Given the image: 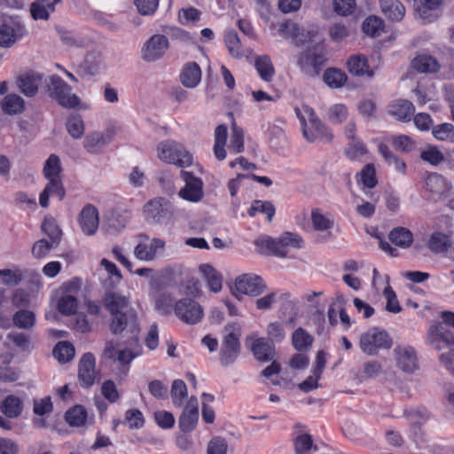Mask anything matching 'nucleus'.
<instances>
[{"mask_svg": "<svg viewBox=\"0 0 454 454\" xmlns=\"http://www.w3.org/2000/svg\"><path fill=\"white\" fill-rule=\"evenodd\" d=\"M425 189L430 199L437 201L447 198L451 191V184L441 175L431 173L425 178Z\"/></svg>", "mask_w": 454, "mask_h": 454, "instance_id": "nucleus-15", "label": "nucleus"}, {"mask_svg": "<svg viewBox=\"0 0 454 454\" xmlns=\"http://www.w3.org/2000/svg\"><path fill=\"white\" fill-rule=\"evenodd\" d=\"M329 119L335 123L343 122L348 115V108L343 104H335L329 109Z\"/></svg>", "mask_w": 454, "mask_h": 454, "instance_id": "nucleus-62", "label": "nucleus"}, {"mask_svg": "<svg viewBox=\"0 0 454 454\" xmlns=\"http://www.w3.org/2000/svg\"><path fill=\"white\" fill-rule=\"evenodd\" d=\"M170 395L173 404L176 407H182L184 400L188 396L187 386L182 380H175L171 386Z\"/></svg>", "mask_w": 454, "mask_h": 454, "instance_id": "nucleus-42", "label": "nucleus"}, {"mask_svg": "<svg viewBox=\"0 0 454 454\" xmlns=\"http://www.w3.org/2000/svg\"><path fill=\"white\" fill-rule=\"evenodd\" d=\"M2 107L4 112L7 114H20L25 109V101L19 95L9 94L4 97L2 103Z\"/></svg>", "mask_w": 454, "mask_h": 454, "instance_id": "nucleus-35", "label": "nucleus"}, {"mask_svg": "<svg viewBox=\"0 0 454 454\" xmlns=\"http://www.w3.org/2000/svg\"><path fill=\"white\" fill-rule=\"evenodd\" d=\"M61 163L59 157L56 154H51L43 166V176L47 180L59 179L61 172Z\"/></svg>", "mask_w": 454, "mask_h": 454, "instance_id": "nucleus-40", "label": "nucleus"}, {"mask_svg": "<svg viewBox=\"0 0 454 454\" xmlns=\"http://www.w3.org/2000/svg\"><path fill=\"white\" fill-rule=\"evenodd\" d=\"M78 221L84 234L89 236L95 234L99 223L98 209L91 204L86 205L79 214Z\"/></svg>", "mask_w": 454, "mask_h": 454, "instance_id": "nucleus-21", "label": "nucleus"}, {"mask_svg": "<svg viewBox=\"0 0 454 454\" xmlns=\"http://www.w3.org/2000/svg\"><path fill=\"white\" fill-rule=\"evenodd\" d=\"M363 31L369 36L375 37L383 31V20L376 16H370L363 23Z\"/></svg>", "mask_w": 454, "mask_h": 454, "instance_id": "nucleus-55", "label": "nucleus"}, {"mask_svg": "<svg viewBox=\"0 0 454 454\" xmlns=\"http://www.w3.org/2000/svg\"><path fill=\"white\" fill-rule=\"evenodd\" d=\"M361 182L365 187L373 188L377 184L376 173L373 164H367L360 172Z\"/></svg>", "mask_w": 454, "mask_h": 454, "instance_id": "nucleus-61", "label": "nucleus"}, {"mask_svg": "<svg viewBox=\"0 0 454 454\" xmlns=\"http://www.w3.org/2000/svg\"><path fill=\"white\" fill-rule=\"evenodd\" d=\"M450 246V238L441 232L433 233L427 243L428 248L434 254L446 252Z\"/></svg>", "mask_w": 454, "mask_h": 454, "instance_id": "nucleus-39", "label": "nucleus"}, {"mask_svg": "<svg viewBox=\"0 0 454 454\" xmlns=\"http://www.w3.org/2000/svg\"><path fill=\"white\" fill-rule=\"evenodd\" d=\"M349 73L355 76L367 75L372 78L374 75V71L369 69L367 65V59L363 55L351 56L347 62Z\"/></svg>", "mask_w": 454, "mask_h": 454, "instance_id": "nucleus-26", "label": "nucleus"}, {"mask_svg": "<svg viewBox=\"0 0 454 454\" xmlns=\"http://www.w3.org/2000/svg\"><path fill=\"white\" fill-rule=\"evenodd\" d=\"M74 353V347L67 341L59 342L53 349L55 358L61 364L67 363L73 359Z\"/></svg>", "mask_w": 454, "mask_h": 454, "instance_id": "nucleus-46", "label": "nucleus"}, {"mask_svg": "<svg viewBox=\"0 0 454 454\" xmlns=\"http://www.w3.org/2000/svg\"><path fill=\"white\" fill-rule=\"evenodd\" d=\"M157 157L179 168H186L192 163V154L184 146L174 140H166L157 145Z\"/></svg>", "mask_w": 454, "mask_h": 454, "instance_id": "nucleus-3", "label": "nucleus"}, {"mask_svg": "<svg viewBox=\"0 0 454 454\" xmlns=\"http://www.w3.org/2000/svg\"><path fill=\"white\" fill-rule=\"evenodd\" d=\"M296 31H300V26L290 20H285L279 24L278 35L283 38H294Z\"/></svg>", "mask_w": 454, "mask_h": 454, "instance_id": "nucleus-64", "label": "nucleus"}, {"mask_svg": "<svg viewBox=\"0 0 454 454\" xmlns=\"http://www.w3.org/2000/svg\"><path fill=\"white\" fill-rule=\"evenodd\" d=\"M227 127L225 125H219L215 130V145L214 154L218 160H223L226 157L225 145L227 141Z\"/></svg>", "mask_w": 454, "mask_h": 454, "instance_id": "nucleus-33", "label": "nucleus"}, {"mask_svg": "<svg viewBox=\"0 0 454 454\" xmlns=\"http://www.w3.org/2000/svg\"><path fill=\"white\" fill-rule=\"evenodd\" d=\"M254 245L258 248V252L262 254L275 255L281 257L280 245L278 239H274L269 236H261L254 240Z\"/></svg>", "mask_w": 454, "mask_h": 454, "instance_id": "nucleus-29", "label": "nucleus"}, {"mask_svg": "<svg viewBox=\"0 0 454 454\" xmlns=\"http://www.w3.org/2000/svg\"><path fill=\"white\" fill-rule=\"evenodd\" d=\"M114 137V130L112 129H107L103 132H90L83 140V147L90 154H99L103 152L104 147L113 141Z\"/></svg>", "mask_w": 454, "mask_h": 454, "instance_id": "nucleus-16", "label": "nucleus"}, {"mask_svg": "<svg viewBox=\"0 0 454 454\" xmlns=\"http://www.w3.org/2000/svg\"><path fill=\"white\" fill-rule=\"evenodd\" d=\"M379 152L382 157L387 160L389 166L395 170L403 173L406 168V164L395 156L389 150L388 146L384 144L379 145Z\"/></svg>", "mask_w": 454, "mask_h": 454, "instance_id": "nucleus-51", "label": "nucleus"}, {"mask_svg": "<svg viewBox=\"0 0 454 454\" xmlns=\"http://www.w3.org/2000/svg\"><path fill=\"white\" fill-rule=\"evenodd\" d=\"M266 288L267 286L260 276L246 273L236 278L234 288L231 287V290L232 294L239 299L236 293L250 296H259Z\"/></svg>", "mask_w": 454, "mask_h": 454, "instance_id": "nucleus-8", "label": "nucleus"}, {"mask_svg": "<svg viewBox=\"0 0 454 454\" xmlns=\"http://www.w3.org/2000/svg\"><path fill=\"white\" fill-rule=\"evenodd\" d=\"M1 411L9 419L17 418L22 412V402L18 396L7 395L2 402Z\"/></svg>", "mask_w": 454, "mask_h": 454, "instance_id": "nucleus-34", "label": "nucleus"}, {"mask_svg": "<svg viewBox=\"0 0 454 454\" xmlns=\"http://www.w3.org/2000/svg\"><path fill=\"white\" fill-rule=\"evenodd\" d=\"M256 212L267 215V219L271 222L275 215V207L270 201L254 200L248 210V215L253 217Z\"/></svg>", "mask_w": 454, "mask_h": 454, "instance_id": "nucleus-54", "label": "nucleus"}, {"mask_svg": "<svg viewBox=\"0 0 454 454\" xmlns=\"http://www.w3.org/2000/svg\"><path fill=\"white\" fill-rule=\"evenodd\" d=\"M200 272L201 273L210 291L218 293L222 289V276L209 264H201L200 266Z\"/></svg>", "mask_w": 454, "mask_h": 454, "instance_id": "nucleus-30", "label": "nucleus"}, {"mask_svg": "<svg viewBox=\"0 0 454 454\" xmlns=\"http://www.w3.org/2000/svg\"><path fill=\"white\" fill-rule=\"evenodd\" d=\"M103 303L112 316L110 331L114 334H119L127 330L131 333V338L136 339L139 333L137 316L129 305V297L109 292L105 294Z\"/></svg>", "mask_w": 454, "mask_h": 454, "instance_id": "nucleus-1", "label": "nucleus"}, {"mask_svg": "<svg viewBox=\"0 0 454 454\" xmlns=\"http://www.w3.org/2000/svg\"><path fill=\"white\" fill-rule=\"evenodd\" d=\"M67 129L68 134L74 139L81 138L84 134V123L79 114H73L67 120Z\"/></svg>", "mask_w": 454, "mask_h": 454, "instance_id": "nucleus-47", "label": "nucleus"}, {"mask_svg": "<svg viewBox=\"0 0 454 454\" xmlns=\"http://www.w3.org/2000/svg\"><path fill=\"white\" fill-rule=\"evenodd\" d=\"M385 16L392 21L401 20L405 13L404 6L398 0H380Z\"/></svg>", "mask_w": 454, "mask_h": 454, "instance_id": "nucleus-28", "label": "nucleus"}, {"mask_svg": "<svg viewBox=\"0 0 454 454\" xmlns=\"http://www.w3.org/2000/svg\"><path fill=\"white\" fill-rule=\"evenodd\" d=\"M311 222L313 228L318 231H328L334 224V221L330 215H323L317 208L311 212Z\"/></svg>", "mask_w": 454, "mask_h": 454, "instance_id": "nucleus-44", "label": "nucleus"}, {"mask_svg": "<svg viewBox=\"0 0 454 454\" xmlns=\"http://www.w3.org/2000/svg\"><path fill=\"white\" fill-rule=\"evenodd\" d=\"M294 348L300 352L309 350L313 343V337L303 328H297L292 335Z\"/></svg>", "mask_w": 454, "mask_h": 454, "instance_id": "nucleus-37", "label": "nucleus"}, {"mask_svg": "<svg viewBox=\"0 0 454 454\" xmlns=\"http://www.w3.org/2000/svg\"><path fill=\"white\" fill-rule=\"evenodd\" d=\"M427 341L432 348L442 350L454 345V333L442 323L434 322L428 328Z\"/></svg>", "mask_w": 454, "mask_h": 454, "instance_id": "nucleus-12", "label": "nucleus"}, {"mask_svg": "<svg viewBox=\"0 0 454 454\" xmlns=\"http://www.w3.org/2000/svg\"><path fill=\"white\" fill-rule=\"evenodd\" d=\"M42 231L51 239L52 244L59 245L62 231L52 217H46L42 223Z\"/></svg>", "mask_w": 454, "mask_h": 454, "instance_id": "nucleus-48", "label": "nucleus"}, {"mask_svg": "<svg viewBox=\"0 0 454 454\" xmlns=\"http://www.w3.org/2000/svg\"><path fill=\"white\" fill-rule=\"evenodd\" d=\"M412 67L419 73H435L440 69V65L436 59L429 55H419L411 62Z\"/></svg>", "mask_w": 454, "mask_h": 454, "instance_id": "nucleus-31", "label": "nucleus"}, {"mask_svg": "<svg viewBox=\"0 0 454 454\" xmlns=\"http://www.w3.org/2000/svg\"><path fill=\"white\" fill-rule=\"evenodd\" d=\"M96 359L91 353H85L79 362L78 380L82 387H90L96 378Z\"/></svg>", "mask_w": 454, "mask_h": 454, "instance_id": "nucleus-19", "label": "nucleus"}, {"mask_svg": "<svg viewBox=\"0 0 454 454\" xmlns=\"http://www.w3.org/2000/svg\"><path fill=\"white\" fill-rule=\"evenodd\" d=\"M66 191L61 178L48 180V184L41 192L39 203L43 207H48L50 196H57L59 200H64Z\"/></svg>", "mask_w": 454, "mask_h": 454, "instance_id": "nucleus-22", "label": "nucleus"}, {"mask_svg": "<svg viewBox=\"0 0 454 454\" xmlns=\"http://www.w3.org/2000/svg\"><path fill=\"white\" fill-rule=\"evenodd\" d=\"M43 76L36 73H28L18 79V86L20 91L27 97H34L42 82Z\"/></svg>", "mask_w": 454, "mask_h": 454, "instance_id": "nucleus-24", "label": "nucleus"}, {"mask_svg": "<svg viewBox=\"0 0 454 454\" xmlns=\"http://www.w3.org/2000/svg\"><path fill=\"white\" fill-rule=\"evenodd\" d=\"M251 350L254 357L262 362H269L275 357V348L269 343L264 338L254 340Z\"/></svg>", "mask_w": 454, "mask_h": 454, "instance_id": "nucleus-25", "label": "nucleus"}, {"mask_svg": "<svg viewBox=\"0 0 454 454\" xmlns=\"http://www.w3.org/2000/svg\"><path fill=\"white\" fill-rule=\"evenodd\" d=\"M77 308V299L73 295H63L58 301V309L63 315L69 316L75 314Z\"/></svg>", "mask_w": 454, "mask_h": 454, "instance_id": "nucleus-56", "label": "nucleus"}, {"mask_svg": "<svg viewBox=\"0 0 454 454\" xmlns=\"http://www.w3.org/2000/svg\"><path fill=\"white\" fill-rule=\"evenodd\" d=\"M389 239L401 248H408L413 242V234L407 228L396 227L390 231Z\"/></svg>", "mask_w": 454, "mask_h": 454, "instance_id": "nucleus-32", "label": "nucleus"}, {"mask_svg": "<svg viewBox=\"0 0 454 454\" xmlns=\"http://www.w3.org/2000/svg\"><path fill=\"white\" fill-rule=\"evenodd\" d=\"M180 79L183 85L186 88H195L201 79V70L200 66L195 62H191L185 65Z\"/></svg>", "mask_w": 454, "mask_h": 454, "instance_id": "nucleus-27", "label": "nucleus"}, {"mask_svg": "<svg viewBox=\"0 0 454 454\" xmlns=\"http://www.w3.org/2000/svg\"><path fill=\"white\" fill-rule=\"evenodd\" d=\"M359 346L366 355L376 356L380 349L391 348L392 339L385 330L373 327L360 336Z\"/></svg>", "mask_w": 454, "mask_h": 454, "instance_id": "nucleus-5", "label": "nucleus"}, {"mask_svg": "<svg viewBox=\"0 0 454 454\" xmlns=\"http://www.w3.org/2000/svg\"><path fill=\"white\" fill-rule=\"evenodd\" d=\"M396 365L403 372L411 373L419 368L416 350L410 346H397L394 349Z\"/></svg>", "mask_w": 454, "mask_h": 454, "instance_id": "nucleus-17", "label": "nucleus"}, {"mask_svg": "<svg viewBox=\"0 0 454 454\" xmlns=\"http://www.w3.org/2000/svg\"><path fill=\"white\" fill-rule=\"evenodd\" d=\"M280 245L281 257H285L287 254L288 247L300 248L302 244V239L300 236L291 232H286L280 239H278Z\"/></svg>", "mask_w": 454, "mask_h": 454, "instance_id": "nucleus-52", "label": "nucleus"}, {"mask_svg": "<svg viewBox=\"0 0 454 454\" xmlns=\"http://www.w3.org/2000/svg\"><path fill=\"white\" fill-rule=\"evenodd\" d=\"M25 34V27L18 18H5L0 24V47L13 46Z\"/></svg>", "mask_w": 454, "mask_h": 454, "instance_id": "nucleus-11", "label": "nucleus"}, {"mask_svg": "<svg viewBox=\"0 0 454 454\" xmlns=\"http://www.w3.org/2000/svg\"><path fill=\"white\" fill-rule=\"evenodd\" d=\"M227 442L224 438L215 436L209 441L207 454H227Z\"/></svg>", "mask_w": 454, "mask_h": 454, "instance_id": "nucleus-63", "label": "nucleus"}, {"mask_svg": "<svg viewBox=\"0 0 454 454\" xmlns=\"http://www.w3.org/2000/svg\"><path fill=\"white\" fill-rule=\"evenodd\" d=\"M181 176L185 184L179 190V197L190 202H200L204 197L203 181L188 171H181Z\"/></svg>", "mask_w": 454, "mask_h": 454, "instance_id": "nucleus-13", "label": "nucleus"}, {"mask_svg": "<svg viewBox=\"0 0 454 454\" xmlns=\"http://www.w3.org/2000/svg\"><path fill=\"white\" fill-rule=\"evenodd\" d=\"M415 111L411 102L406 99H398L389 105L388 113L398 121H409Z\"/></svg>", "mask_w": 454, "mask_h": 454, "instance_id": "nucleus-23", "label": "nucleus"}, {"mask_svg": "<svg viewBox=\"0 0 454 454\" xmlns=\"http://www.w3.org/2000/svg\"><path fill=\"white\" fill-rule=\"evenodd\" d=\"M71 87L60 77L52 75L50 78L48 91L51 97L65 108H74L80 104V98L72 93Z\"/></svg>", "mask_w": 454, "mask_h": 454, "instance_id": "nucleus-6", "label": "nucleus"}, {"mask_svg": "<svg viewBox=\"0 0 454 454\" xmlns=\"http://www.w3.org/2000/svg\"><path fill=\"white\" fill-rule=\"evenodd\" d=\"M138 243L134 248V255L137 259L145 262H151L155 257L162 254L165 247V241L154 238L150 243L149 237L146 234L141 233L137 236Z\"/></svg>", "mask_w": 454, "mask_h": 454, "instance_id": "nucleus-10", "label": "nucleus"}, {"mask_svg": "<svg viewBox=\"0 0 454 454\" xmlns=\"http://www.w3.org/2000/svg\"><path fill=\"white\" fill-rule=\"evenodd\" d=\"M224 41L229 53L233 58L240 59L243 57L244 53L241 43L236 32H228L225 35Z\"/></svg>", "mask_w": 454, "mask_h": 454, "instance_id": "nucleus-53", "label": "nucleus"}, {"mask_svg": "<svg viewBox=\"0 0 454 454\" xmlns=\"http://www.w3.org/2000/svg\"><path fill=\"white\" fill-rule=\"evenodd\" d=\"M103 63V57L100 52L91 51L88 53L81 64L80 68L87 74H96Z\"/></svg>", "mask_w": 454, "mask_h": 454, "instance_id": "nucleus-36", "label": "nucleus"}, {"mask_svg": "<svg viewBox=\"0 0 454 454\" xmlns=\"http://www.w3.org/2000/svg\"><path fill=\"white\" fill-rule=\"evenodd\" d=\"M224 331L226 335L221 346L220 363L223 366H229L234 363L239 355L241 330L238 325L230 324L225 325Z\"/></svg>", "mask_w": 454, "mask_h": 454, "instance_id": "nucleus-4", "label": "nucleus"}, {"mask_svg": "<svg viewBox=\"0 0 454 454\" xmlns=\"http://www.w3.org/2000/svg\"><path fill=\"white\" fill-rule=\"evenodd\" d=\"M384 296L387 300V311L396 314L402 310L396 294L389 286L384 289Z\"/></svg>", "mask_w": 454, "mask_h": 454, "instance_id": "nucleus-60", "label": "nucleus"}, {"mask_svg": "<svg viewBox=\"0 0 454 454\" xmlns=\"http://www.w3.org/2000/svg\"><path fill=\"white\" fill-rule=\"evenodd\" d=\"M168 49V40L163 35H153L142 48V58L146 62H154L163 57Z\"/></svg>", "mask_w": 454, "mask_h": 454, "instance_id": "nucleus-14", "label": "nucleus"}, {"mask_svg": "<svg viewBox=\"0 0 454 454\" xmlns=\"http://www.w3.org/2000/svg\"><path fill=\"white\" fill-rule=\"evenodd\" d=\"M65 418H66V421L70 426L81 427L84 424V422L86 420L87 412H86V410L82 406L76 405L66 412Z\"/></svg>", "mask_w": 454, "mask_h": 454, "instance_id": "nucleus-50", "label": "nucleus"}, {"mask_svg": "<svg viewBox=\"0 0 454 454\" xmlns=\"http://www.w3.org/2000/svg\"><path fill=\"white\" fill-rule=\"evenodd\" d=\"M295 114L301 121L302 136L309 143L317 141L331 142L333 134L317 117L314 110L309 106L295 108Z\"/></svg>", "mask_w": 454, "mask_h": 454, "instance_id": "nucleus-2", "label": "nucleus"}, {"mask_svg": "<svg viewBox=\"0 0 454 454\" xmlns=\"http://www.w3.org/2000/svg\"><path fill=\"white\" fill-rule=\"evenodd\" d=\"M268 339L272 343H278L283 340L286 336L285 329L281 323L273 322L267 326Z\"/></svg>", "mask_w": 454, "mask_h": 454, "instance_id": "nucleus-59", "label": "nucleus"}, {"mask_svg": "<svg viewBox=\"0 0 454 454\" xmlns=\"http://www.w3.org/2000/svg\"><path fill=\"white\" fill-rule=\"evenodd\" d=\"M434 137L441 141L454 139V126L451 123H442L433 127Z\"/></svg>", "mask_w": 454, "mask_h": 454, "instance_id": "nucleus-57", "label": "nucleus"}, {"mask_svg": "<svg viewBox=\"0 0 454 454\" xmlns=\"http://www.w3.org/2000/svg\"><path fill=\"white\" fill-rule=\"evenodd\" d=\"M323 79L331 88H340L347 82V74L340 69L328 68L325 71Z\"/></svg>", "mask_w": 454, "mask_h": 454, "instance_id": "nucleus-41", "label": "nucleus"}, {"mask_svg": "<svg viewBox=\"0 0 454 454\" xmlns=\"http://www.w3.org/2000/svg\"><path fill=\"white\" fill-rule=\"evenodd\" d=\"M254 66L260 77L265 81H271L275 69L270 59L267 55L259 56L255 59Z\"/></svg>", "mask_w": 454, "mask_h": 454, "instance_id": "nucleus-38", "label": "nucleus"}, {"mask_svg": "<svg viewBox=\"0 0 454 454\" xmlns=\"http://www.w3.org/2000/svg\"><path fill=\"white\" fill-rule=\"evenodd\" d=\"M199 419V403L196 396L192 395L179 418V427L183 432L192 431Z\"/></svg>", "mask_w": 454, "mask_h": 454, "instance_id": "nucleus-20", "label": "nucleus"}, {"mask_svg": "<svg viewBox=\"0 0 454 454\" xmlns=\"http://www.w3.org/2000/svg\"><path fill=\"white\" fill-rule=\"evenodd\" d=\"M174 312L182 322L188 325L200 322L204 316L201 305L191 298H183L176 301Z\"/></svg>", "mask_w": 454, "mask_h": 454, "instance_id": "nucleus-9", "label": "nucleus"}, {"mask_svg": "<svg viewBox=\"0 0 454 454\" xmlns=\"http://www.w3.org/2000/svg\"><path fill=\"white\" fill-rule=\"evenodd\" d=\"M324 63V55L311 51L303 52L298 61L301 71L309 77L318 75Z\"/></svg>", "mask_w": 454, "mask_h": 454, "instance_id": "nucleus-18", "label": "nucleus"}, {"mask_svg": "<svg viewBox=\"0 0 454 454\" xmlns=\"http://www.w3.org/2000/svg\"><path fill=\"white\" fill-rule=\"evenodd\" d=\"M12 321L15 326L29 330L35 325V316L30 310L21 309L13 315Z\"/></svg>", "mask_w": 454, "mask_h": 454, "instance_id": "nucleus-45", "label": "nucleus"}, {"mask_svg": "<svg viewBox=\"0 0 454 454\" xmlns=\"http://www.w3.org/2000/svg\"><path fill=\"white\" fill-rule=\"evenodd\" d=\"M174 214L171 202L164 198L157 197L144 206V215L148 222L163 223L168 222Z\"/></svg>", "mask_w": 454, "mask_h": 454, "instance_id": "nucleus-7", "label": "nucleus"}, {"mask_svg": "<svg viewBox=\"0 0 454 454\" xmlns=\"http://www.w3.org/2000/svg\"><path fill=\"white\" fill-rule=\"evenodd\" d=\"M229 149L235 153H240L245 149L243 129L238 127L235 122L231 125Z\"/></svg>", "mask_w": 454, "mask_h": 454, "instance_id": "nucleus-49", "label": "nucleus"}, {"mask_svg": "<svg viewBox=\"0 0 454 454\" xmlns=\"http://www.w3.org/2000/svg\"><path fill=\"white\" fill-rule=\"evenodd\" d=\"M294 447L296 454H310L312 450H317L311 435L307 433L300 434L294 439Z\"/></svg>", "mask_w": 454, "mask_h": 454, "instance_id": "nucleus-43", "label": "nucleus"}, {"mask_svg": "<svg viewBox=\"0 0 454 454\" xmlns=\"http://www.w3.org/2000/svg\"><path fill=\"white\" fill-rule=\"evenodd\" d=\"M420 158L422 160L436 166L444 160L442 153L435 146H428L421 152Z\"/></svg>", "mask_w": 454, "mask_h": 454, "instance_id": "nucleus-58", "label": "nucleus"}]
</instances>
